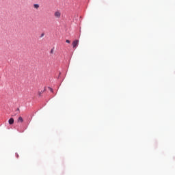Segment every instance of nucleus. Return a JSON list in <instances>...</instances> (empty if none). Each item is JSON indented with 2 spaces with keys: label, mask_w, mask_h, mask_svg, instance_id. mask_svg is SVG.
Returning <instances> with one entry per match:
<instances>
[{
  "label": "nucleus",
  "mask_w": 175,
  "mask_h": 175,
  "mask_svg": "<svg viewBox=\"0 0 175 175\" xmlns=\"http://www.w3.org/2000/svg\"><path fill=\"white\" fill-rule=\"evenodd\" d=\"M38 95H39V96H40L42 95V92H39Z\"/></svg>",
  "instance_id": "nucleus-9"
},
{
  "label": "nucleus",
  "mask_w": 175,
  "mask_h": 175,
  "mask_svg": "<svg viewBox=\"0 0 175 175\" xmlns=\"http://www.w3.org/2000/svg\"><path fill=\"white\" fill-rule=\"evenodd\" d=\"M49 91H51V92H53V88H49Z\"/></svg>",
  "instance_id": "nucleus-7"
},
{
  "label": "nucleus",
  "mask_w": 175,
  "mask_h": 175,
  "mask_svg": "<svg viewBox=\"0 0 175 175\" xmlns=\"http://www.w3.org/2000/svg\"><path fill=\"white\" fill-rule=\"evenodd\" d=\"M51 54H53V53H54V49H52L51 50Z\"/></svg>",
  "instance_id": "nucleus-6"
},
{
  "label": "nucleus",
  "mask_w": 175,
  "mask_h": 175,
  "mask_svg": "<svg viewBox=\"0 0 175 175\" xmlns=\"http://www.w3.org/2000/svg\"><path fill=\"white\" fill-rule=\"evenodd\" d=\"M54 16L56 18H59L61 17V12L59 11H57L55 12Z\"/></svg>",
  "instance_id": "nucleus-2"
},
{
  "label": "nucleus",
  "mask_w": 175,
  "mask_h": 175,
  "mask_svg": "<svg viewBox=\"0 0 175 175\" xmlns=\"http://www.w3.org/2000/svg\"><path fill=\"white\" fill-rule=\"evenodd\" d=\"M16 111H20V109L18 108V109H16Z\"/></svg>",
  "instance_id": "nucleus-10"
},
{
  "label": "nucleus",
  "mask_w": 175,
  "mask_h": 175,
  "mask_svg": "<svg viewBox=\"0 0 175 175\" xmlns=\"http://www.w3.org/2000/svg\"><path fill=\"white\" fill-rule=\"evenodd\" d=\"M8 122L10 124V125H13V124H14V119H13V118H11L9 120Z\"/></svg>",
  "instance_id": "nucleus-3"
},
{
  "label": "nucleus",
  "mask_w": 175,
  "mask_h": 175,
  "mask_svg": "<svg viewBox=\"0 0 175 175\" xmlns=\"http://www.w3.org/2000/svg\"><path fill=\"white\" fill-rule=\"evenodd\" d=\"M33 8H34V9H39L40 5H39V4H34Z\"/></svg>",
  "instance_id": "nucleus-5"
},
{
  "label": "nucleus",
  "mask_w": 175,
  "mask_h": 175,
  "mask_svg": "<svg viewBox=\"0 0 175 175\" xmlns=\"http://www.w3.org/2000/svg\"><path fill=\"white\" fill-rule=\"evenodd\" d=\"M66 43H70V40H66Z\"/></svg>",
  "instance_id": "nucleus-8"
},
{
  "label": "nucleus",
  "mask_w": 175,
  "mask_h": 175,
  "mask_svg": "<svg viewBox=\"0 0 175 175\" xmlns=\"http://www.w3.org/2000/svg\"><path fill=\"white\" fill-rule=\"evenodd\" d=\"M77 46H79V40H75L72 42V46L75 49V48L77 47Z\"/></svg>",
  "instance_id": "nucleus-1"
},
{
  "label": "nucleus",
  "mask_w": 175,
  "mask_h": 175,
  "mask_svg": "<svg viewBox=\"0 0 175 175\" xmlns=\"http://www.w3.org/2000/svg\"><path fill=\"white\" fill-rule=\"evenodd\" d=\"M18 122H24V120L23 119V117L20 116L18 118Z\"/></svg>",
  "instance_id": "nucleus-4"
}]
</instances>
